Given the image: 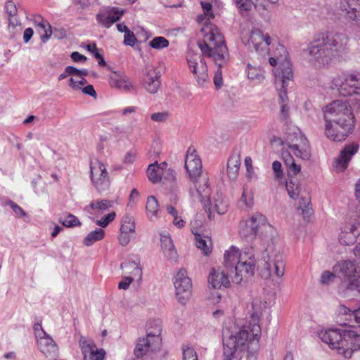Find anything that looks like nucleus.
<instances>
[{
  "label": "nucleus",
  "instance_id": "f257e3e1",
  "mask_svg": "<svg viewBox=\"0 0 360 360\" xmlns=\"http://www.w3.org/2000/svg\"><path fill=\"white\" fill-rule=\"evenodd\" d=\"M202 31L205 32L204 39L198 42L202 54L189 53L187 62L191 71L195 75L197 82L205 86L209 82L207 66L203 56L213 59L218 65L213 82L217 89L223 85L221 67L229 59V51L223 34L214 25H207Z\"/></svg>",
  "mask_w": 360,
  "mask_h": 360
},
{
  "label": "nucleus",
  "instance_id": "f03ea898",
  "mask_svg": "<svg viewBox=\"0 0 360 360\" xmlns=\"http://www.w3.org/2000/svg\"><path fill=\"white\" fill-rule=\"evenodd\" d=\"M348 37L342 33L321 32L303 50L308 60L321 68L331 61H339L348 53Z\"/></svg>",
  "mask_w": 360,
  "mask_h": 360
},
{
  "label": "nucleus",
  "instance_id": "7ed1b4c3",
  "mask_svg": "<svg viewBox=\"0 0 360 360\" xmlns=\"http://www.w3.org/2000/svg\"><path fill=\"white\" fill-rule=\"evenodd\" d=\"M325 134L333 141L345 140L354 127V115L347 101L336 100L324 110Z\"/></svg>",
  "mask_w": 360,
  "mask_h": 360
},
{
  "label": "nucleus",
  "instance_id": "20e7f679",
  "mask_svg": "<svg viewBox=\"0 0 360 360\" xmlns=\"http://www.w3.org/2000/svg\"><path fill=\"white\" fill-rule=\"evenodd\" d=\"M224 266L231 275L232 281L236 284L248 281L255 274L256 259L252 247H246L241 252L235 246L226 250L224 256Z\"/></svg>",
  "mask_w": 360,
  "mask_h": 360
},
{
  "label": "nucleus",
  "instance_id": "39448f33",
  "mask_svg": "<svg viewBox=\"0 0 360 360\" xmlns=\"http://www.w3.org/2000/svg\"><path fill=\"white\" fill-rule=\"evenodd\" d=\"M252 337L245 329L240 330L236 335H231L223 340L224 360H240L242 353L247 350L253 353L257 350L249 349L250 341Z\"/></svg>",
  "mask_w": 360,
  "mask_h": 360
},
{
  "label": "nucleus",
  "instance_id": "423d86ee",
  "mask_svg": "<svg viewBox=\"0 0 360 360\" xmlns=\"http://www.w3.org/2000/svg\"><path fill=\"white\" fill-rule=\"evenodd\" d=\"M274 228L266 221L265 216L260 213H256L249 219L242 221L239 225V234L241 238L248 241L255 238L257 233L266 236L272 235Z\"/></svg>",
  "mask_w": 360,
  "mask_h": 360
},
{
  "label": "nucleus",
  "instance_id": "0eeeda50",
  "mask_svg": "<svg viewBox=\"0 0 360 360\" xmlns=\"http://www.w3.org/2000/svg\"><path fill=\"white\" fill-rule=\"evenodd\" d=\"M333 88L338 89L342 96L360 94V72H343L331 81Z\"/></svg>",
  "mask_w": 360,
  "mask_h": 360
},
{
  "label": "nucleus",
  "instance_id": "6e6552de",
  "mask_svg": "<svg viewBox=\"0 0 360 360\" xmlns=\"http://www.w3.org/2000/svg\"><path fill=\"white\" fill-rule=\"evenodd\" d=\"M266 309V302H262L259 300H254L252 302V309L250 311V321L248 326V330L252 337L250 341L249 349L258 350L259 340L261 335V327L259 325L260 317L263 311Z\"/></svg>",
  "mask_w": 360,
  "mask_h": 360
},
{
  "label": "nucleus",
  "instance_id": "1a4fd4ad",
  "mask_svg": "<svg viewBox=\"0 0 360 360\" xmlns=\"http://www.w3.org/2000/svg\"><path fill=\"white\" fill-rule=\"evenodd\" d=\"M285 139L295 155L303 160L309 158L310 150L308 141L298 129H288L285 134Z\"/></svg>",
  "mask_w": 360,
  "mask_h": 360
},
{
  "label": "nucleus",
  "instance_id": "9d476101",
  "mask_svg": "<svg viewBox=\"0 0 360 360\" xmlns=\"http://www.w3.org/2000/svg\"><path fill=\"white\" fill-rule=\"evenodd\" d=\"M275 84L278 91L280 105H288L287 87L292 80L293 73L292 67L288 63L283 64V68L274 72Z\"/></svg>",
  "mask_w": 360,
  "mask_h": 360
},
{
  "label": "nucleus",
  "instance_id": "9b49d317",
  "mask_svg": "<svg viewBox=\"0 0 360 360\" xmlns=\"http://www.w3.org/2000/svg\"><path fill=\"white\" fill-rule=\"evenodd\" d=\"M174 285L176 289V296L178 301L184 304L189 299L192 283L191 278L187 275L186 269H181L173 278Z\"/></svg>",
  "mask_w": 360,
  "mask_h": 360
},
{
  "label": "nucleus",
  "instance_id": "f8f14e48",
  "mask_svg": "<svg viewBox=\"0 0 360 360\" xmlns=\"http://www.w3.org/2000/svg\"><path fill=\"white\" fill-rule=\"evenodd\" d=\"M161 345L160 330L158 329L154 333H148L146 338L137 340L134 354L136 358L146 355L149 350L155 351Z\"/></svg>",
  "mask_w": 360,
  "mask_h": 360
},
{
  "label": "nucleus",
  "instance_id": "ddd939ff",
  "mask_svg": "<svg viewBox=\"0 0 360 360\" xmlns=\"http://www.w3.org/2000/svg\"><path fill=\"white\" fill-rule=\"evenodd\" d=\"M91 179L97 191L100 193L107 191L110 181L105 166L98 160L91 162Z\"/></svg>",
  "mask_w": 360,
  "mask_h": 360
},
{
  "label": "nucleus",
  "instance_id": "4468645a",
  "mask_svg": "<svg viewBox=\"0 0 360 360\" xmlns=\"http://www.w3.org/2000/svg\"><path fill=\"white\" fill-rule=\"evenodd\" d=\"M194 183L195 188L190 189V195L193 200H200L203 205L206 211L210 212V188L207 177H202L200 182L196 179L192 180Z\"/></svg>",
  "mask_w": 360,
  "mask_h": 360
},
{
  "label": "nucleus",
  "instance_id": "2eb2a0df",
  "mask_svg": "<svg viewBox=\"0 0 360 360\" xmlns=\"http://www.w3.org/2000/svg\"><path fill=\"white\" fill-rule=\"evenodd\" d=\"M185 168L191 179L195 180L202 172V163L200 157L197 155L196 150L190 146L185 158Z\"/></svg>",
  "mask_w": 360,
  "mask_h": 360
},
{
  "label": "nucleus",
  "instance_id": "dca6fc26",
  "mask_svg": "<svg viewBox=\"0 0 360 360\" xmlns=\"http://www.w3.org/2000/svg\"><path fill=\"white\" fill-rule=\"evenodd\" d=\"M271 42V39L268 34H264L260 30H254L252 31L249 45L252 44L255 51L261 55L268 52L269 46Z\"/></svg>",
  "mask_w": 360,
  "mask_h": 360
},
{
  "label": "nucleus",
  "instance_id": "f3484780",
  "mask_svg": "<svg viewBox=\"0 0 360 360\" xmlns=\"http://www.w3.org/2000/svg\"><path fill=\"white\" fill-rule=\"evenodd\" d=\"M125 10L120 7H110L108 10L96 14V20L104 27L109 28L115 22L120 20Z\"/></svg>",
  "mask_w": 360,
  "mask_h": 360
},
{
  "label": "nucleus",
  "instance_id": "a211bd4d",
  "mask_svg": "<svg viewBox=\"0 0 360 360\" xmlns=\"http://www.w3.org/2000/svg\"><path fill=\"white\" fill-rule=\"evenodd\" d=\"M358 149L359 145L356 143L345 146L333 161V166L334 169L338 172H343L347 167L349 162L358 151Z\"/></svg>",
  "mask_w": 360,
  "mask_h": 360
},
{
  "label": "nucleus",
  "instance_id": "6ab92c4d",
  "mask_svg": "<svg viewBox=\"0 0 360 360\" xmlns=\"http://www.w3.org/2000/svg\"><path fill=\"white\" fill-rule=\"evenodd\" d=\"M340 9L347 20L360 26V0H342Z\"/></svg>",
  "mask_w": 360,
  "mask_h": 360
},
{
  "label": "nucleus",
  "instance_id": "aec40b11",
  "mask_svg": "<svg viewBox=\"0 0 360 360\" xmlns=\"http://www.w3.org/2000/svg\"><path fill=\"white\" fill-rule=\"evenodd\" d=\"M335 274L341 278L348 280L349 286L351 287V281L353 280L354 275L357 274L356 264L350 260H344L338 262L333 266Z\"/></svg>",
  "mask_w": 360,
  "mask_h": 360
},
{
  "label": "nucleus",
  "instance_id": "412c9836",
  "mask_svg": "<svg viewBox=\"0 0 360 360\" xmlns=\"http://www.w3.org/2000/svg\"><path fill=\"white\" fill-rule=\"evenodd\" d=\"M43 336L38 340L40 351L47 357L56 359L58 354V347L52 338L42 330Z\"/></svg>",
  "mask_w": 360,
  "mask_h": 360
},
{
  "label": "nucleus",
  "instance_id": "4be33fe9",
  "mask_svg": "<svg viewBox=\"0 0 360 360\" xmlns=\"http://www.w3.org/2000/svg\"><path fill=\"white\" fill-rule=\"evenodd\" d=\"M143 75V84L146 90L152 94L157 93L161 85L160 71L157 69H151Z\"/></svg>",
  "mask_w": 360,
  "mask_h": 360
},
{
  "label": "nucleus",
  "instance_id": "5701e85b",
  "mask_svg": "<svg viewBox=\"0 0 360 360\" xmlns=\"http://www.w3.org/2000/svg\"><path fill=\"white\" fill-rule=\"evenodd\" d=\"M234 276L231 272L225 273L224 271L212 269L208 277V282L213 288H220L221 287H228L230 283L229 277Z\"/></svg>",
  "mask_w": 360,
  "mask_h": 360
},
{
  "label": "nucleus",
  "instance_id": "b1692460",
  "mask_svg": "<svg viewBox=\"0 0 360 360\" xmlns=\"http://www.w3.org/2000/svg\"><path fill=\"white\" fill-rule=\"evenodd\" d=\"M360 235V231L355 224H346L341 228V232L339 235L340 243L345 245L354 244L357 237Z\"/></svg>",
  "mask_w": 360,
  "mask_h": 360
},
{
  "label": "nucleus",
  "instance_id": "393cba45",
  "mask_svg": "<svg viewBox=\"0 0 360 360\" xmlns=\"http://www.w3.org/2000/svg\"><path fill=\"white\" fill-rule=\"evenodd\" d=\"M266 267L269 271L268 276L272 274L281 278L285 273V262L281 255H276L274 258L269 262H266Z\"/></svg>",
  "mask_w": 360,
  "mask_h": 360
},
{
  "label": "nucleus",
  "instance_id": "a878e982",
  "mask_svg": "<svg viewBox=\"0 0 360 360\" xmlns=\"http://www.w3.org/2000/svg\"><path fill=\"white\" fill-rule=\"evenodd\" d=\"M109 84L111 87L125 91H129L131 89H134L126 77L119 75L116 72H114L110 75Z\"/></svg>",
  "mask_w": 360,
  "mask_h": 360
},
{
  "label": "nucleus",
  "instance_id": "bb28decb",
  "mask_svg": "<svg viewBox=\"0 0 360 360\" xmlns=\"http://www.w3.org/2000/svg\"><path fill=\"white\" fill-rule=\"evenodd\" d=\"M161 248L164 255L169 259H174L177 257V252L172 238L167 235H161Z\"/></svg>",
  "mask_w": 360,
  "mask_h": 360
},
{
  "label": "nucleus",
  "instance_id": "cd10ccee",
  "mask_svg": "<svg viewBox=\"0 0 360 360\" xmlns=\"http://www.w3.org/2000/svg\"><path fill=\"white\" fill-rule=\"evenodd\" d=\"M240 166V158L238 154L231 155L227 162V174L230 179L235 180Z\"/></svg>",
  "mask_w": 360,
  "mask_h": 360
},
{
  "label": "nucleus",
  "instance_id": "c85d7f7f",
  "mask_svg": "<svg viewBox=\"0 0 360 360\" xmlns=\"http://www.w3.org/2000/svg\"><path fill=\"white\" fill-rule=\"evenodd\" d=\"M121 269H123L126 274H131L134 277H137L139 281L141 280L142 269L140 266L139 262L136 261H126L121 264Z\"/></svg>",
  "mask_w": 360,
  "mask_h": 360
},
{
  "label": "nucleus",
  "instance_id": "c756f323",
  "mask_svg": "<svg viewBox=\"0 0 360 360\" xmlns=\"http://www.w3.org/2000/svg\"><path fill=\"white\" fill-rule=\"evenodd\" d=\"M282 158L285 165L288 169V172L290 173V175H291V174H292L293 175H296L300 172V165H297L295 162V160L290 152L283 151Z\"/></svg>",
  "mask_w": 360,
  "mask_h": 360
},
{
  "label": "nucleus",
  "instance_id": "7c9ffc66",
  "mask_svg": "<svg viewBox=\"0 0 360 360\" xmlns=\"http://www.w3.org/2000/svg\"><path fill=\"white\" fill-rule=\"evenodd\" d=\"M105 231L101 228H98L94 231H91L84 238L83 243L86 246H91L94 243L102 240L104 238Z\"/></svg>",
  "mask_w": 360,
  "mask_h": 360
},
{
  "label": "nucleus",
  "instance_id": "2f4dec72",
  "mask_svg": "<svg viewBox=\"0 0 360 360\" xmlns=\"http://www.w3.org/2000/svg\"><path fill=\"white\" fill-rule=\"evenodd\" d=\"M148 177L153 184L158 183L161 181L162 176V167L157 166V162L150 164L147 169Z\"/></svg>",
  "mask_w": 360,
  "mask_h": 360
},
{
  "label": "nucleus",
  "instance_id": "473e14b6",
  "mask_svg": "<svg viewBox=\"0 0 360 360\" xmlns=\"http://www.w3.org/2000/svg\"><path fill=\"white\" fill-rule=\"evenodd\" d=\"M228 201L222 193H217V197L214 198V208L219 214H224L228 210Z\"/></svg>",
  "mask_w": 360,
  "mask_h": 360
},
{
  "label": "nucleus",
  "instance_id": "72a5a7b5",
  "mask_svg": "<svg viewBox=\"0 0 360 360\" xmlns=\"http://www.w3.org/2000/svg\"><path fill=\"white\" fill-rule=\"evenodd\" d=\"M286 190L292 199H297L300 193V184L297 179H290L286 182Z\"/></svg>",
  "mask_w": 360,
  "mask_h": 360
},
{
  "label": "nucleus",
  "instance_id": "f704fd0d",
  "mask_svg": "<svg viewBox=\"0 0 360 360\" xmlns=\"http://www.w3.org/2000/svg\"><path fill=\"white\" fill-rule=\"evenodd\" d=\"M146 209L148 216L149 214H150L152 217L157 216L159 211V203L155 196L150 195L148 197L146 204Z\"/></svg>",
  "mask_w": 360,
  "mask_h": 360
},
{
  "label": "nucleus",
  "instance_id": "c9c22d12",
  "mask_svg": "<svg viewBox=\"0 0 360 360\" xmlns=\"http://www.w3.org/2000/svg\"><path fill=\"white\" fill-rule=\"evenodd\" d=\"M136 225L134 217L129 214H125L122 219L120 231L134 233Z\"/></svg>",
  "mask_w": 360,
  "mask_h": 360
},
{
  "label": "nucleus",
  "instance_id": "e433bc0d",
  "mask_svg": "<svg viewBox=\"0 0 360 360\" xmlns=\"http://www.w3.org/2000/svg\"><path fill=\"white\" fill-rule=\"evenodd\" d=\"M59 221L66 227L79 226L82 224L78 218L72 214H68L63 217H61Z\"/></svg>",
  "mask_w": 360,
  "mask_h": 360
},
{
  "label": "nucleus",
  "instance_id": "4c0bfd02",
  "mask_svg": "<svg viewBox=\"0 0 360 360\" xmlns=\"http://www.w3.org/2000/svg\"><path fill=\"white\" fill-rule=\"evenodd\" d=\"M195 240L196 247L201 250L204 255H208L211 252V246L207 244V241L202 237L201 235L195 234Z\"/></svg>",
  "mask_w": 360,
  "mask_h": 360
},
{
  "label": "nucleus",
  "instance_id": "58836bf2",
  "mask_svg": "<svg viewBox=\"0 0 360 360\" xmlns=\"http://www.w3.org/2000/svg\"><path fill=\"white\" fill-rule=\"evenodd\" d=\"M149 46L155 49H162L169 46V41L164 37H156L149 42Z\"/></svg>",
  "mask_w": 360,
  "mask_h": 360
},
{
  "label": "nucleus",
  "instance_id": "ea45409f",
  "mask_svg": "<svg viewBox=\"0 0 360 360\" xmlns=\"http://www.w3.org/2000/svg\"><path fill=\"white\" fill-rule=\"evenodd\" d=\"M79 346L82 350L84 356V359H86L88 356V352L91 351V349L95 346L93 341L91 340H86L84 336H82L79 340Z\"/></svg>",
  "mask_w": 360,
  "mask_h": 360
},
{
  "label": "nucleus",
  "instance_id": "a19ab883",
  "mask_svg": "<svg viewBox=\"0 0 360 360\" xmlns=\"http://www.w3.org/2000/svg\"><path fill=\"white\" fill-rule=\"evenodd\" d=\"M287 54H288V52H287L285 46L278 44L274 51V56H276V57L278 58V59L280 62H283V63H282L283 67V64L285 63H288L291 65L290 61L287 60Z\"/></svg>",
  "mask_w": 360,
  "mask_h": 360
},
{
  "label": "nucleus",
  "instance_id": "79ce46f5",
  "mask_svg": "<svg viewBox=\"0 0 360 360\" xmlns=\"http://www.w3.org/2000/svg\"><path fill=\"white\" fill-rule=\"evenodd\" d=\"M89 207L93 210H106L111 207V202L108 200L93 201Z\"/></svg>",
  "mask_w": 360,
  "mask_h": 360
},
{
  "label": "nucleus",
  "instance_id": "37998d69",
  "mask_svg": "<svg viewBox=\"0 0 360 360\" xmlns=\"http://www.w3.org/2000/svg\"><path fill=\"white\" fill-rule=\"evenodd\" d=\"M34 25L41 34L44 33V30L49 27V25H51L46 20L44 19L40 15L35 17Z\"/></svg>",
  "mask_w": 360,
  "mask_h": 360
},
{
  "label": "nucleus",
  "instance_id": "c03bdc74",
  "mask_svg": "<svg viewBox=\"0 0 360 360\" xmlns=\"http://www.w3.org/2000/svg\"><path fill=\"white\" fill-rule=\"evenodd\" d=\"M105 352L103 349L98 350L96 345L88 352L90 360H103Z\"/></svg>",
  "mask_w": 360,
  "mask_h": 360
},
{
  "label": "nucleus",
  "instance_id": "a18cd8bd",
  "mask_svg": "<svg viewBox=\"0 0 360 360\" xmlns=\"http://www.w3.org/2000/svg\"><path fill=\"white\" fill-rule=\"evenodd\" d=\"M72 5L75 7L77 13H81L90 6L91 2L90 0H72Z\"/></svg>",
  "mask_w": 360,
  "mask_h": 360
},
{
  "label": "nucleus",
  "instance_id": "49530a36",
  "mask_svg": "<svg viewBox=\"0 0 360 360\" xmlns=\"http://www.w3.org/2000/svg\"><path fill=\"white\" fill-rule=\"evenodd\" d=\"M115 212H112L106 214L104 217L101 218V219L97 220L96 221V224L102 228H105L108 226V224L115 219Z\"/></svg>",
  "mask_w": 360,
  "mask_h": 360
},
{
  "label": "nucleus",
  "instance_id": "de8ad7c7",
  "mask_svg": "<svg viewBox=\"0 0 360 360\" xmlns=\"http://www.w3.org/2000/svg\"><path fill=\"white\" fill-rule=\"evenodd\" d=\"M137 41V39L134 33L130 30L124 33V44L127 46H134V44Z\"/></svg>",
  "mask_w": 360,
  "mask_h": 360
},
{
  "label": "nucleus",
  "instance_id": "09e8293b",
  "mask_svg": "<svg viewBox=\"0 0 360 360\" xmlns=\"http://www.w3.org/2000/svg\"><path fill=\"white\" fill-rule=\"evenodd\" d=\"M5 11L8 16L16 15L18 13V8L16 5L12 1H8L5 4Z\"/></svg>",
  "mask_w": 360,
  "mask_h": 360
},
{
  "label": "nucleus",
  "instance_id": "8fccbe9b",
  "mask_svg": "<svg viewBox=\"0 0 360 360\" xmlns=\"http://www.w3.org/2000/svg\"><path fill=\"white\" fill-rule=\"evenodd\" d=\"M248 77L250 79L255 80L258 79L260 80L263 78V75L258 72V70L251 66L250 64L248 65Z\"/></svg>",
  "mask_w": 360,
  "mask_h": 360
},
{
  "label": "nucleus",
  "instance_id": "3c124183",
  "mask_svg": "<svg viewBox=\"0 0 360 360\" xmlns=\"http://www.w3.org/2000/svg\"><path fill=\"white\" fill-rule=\"evenodd\" d=\"M272 169L275 174V179L280 180L283 177L281 163L279 161H274L272 163Z\"/></svg>",
  "mask_w": 360,
  "mask_h": 360
},
{
  "label": "nucleus",
  "instance_id": "603ef678",
  "mask_svg": "<svg viewBox=\"0 0 360 360\" xmlns=\"http://www.w3.org/2000/svg\"><path fill=\"white\" fill-rule=\"evenodd\" d=\"M131 234H133V233H130V232H127V231H120V235L118 237L120 244L122 246H127L131 240Z\"/></svg>",
  "mask_w": 360,
  "mask_h": 360
},
{
  "label": "nucleus",
  "instance_id": "864d4df0",
  "mask_svg": "<svg viewBox=\"0 0 360 360\" xmlns=\"http://www.w3.org/2000/svg\"><path fill=\"white\" fill-rule=\"evenodd\" d=\"M6 205H9L13 210V212L16 214L17 217H25L27 214L16 203H15L12 200H8L6 202Z\"/></svg>",
  "mask_w": 360,
  "mask_h": 360
},
{
  "label": "nucleus",
  "instance_id": "5fc2aeb1",
  "mask_svg": "<svg viewBox=\"0 0 360 360\" xmlns=\"http://www.w3.org/2000/svg\"><path fill=\"white\" fill-rule=\"evenodd\" d=\"M237 8L240 10V11H248L251 10L252 5L253 2L252 0H245L246 3L240 4V2L241 0H233Z\"/></svg>",
  "mask_w": 360,
  "mask_h": 360
},
{
  "label": "nucleus",
  "instance_id": "6e6d98bb",
  "mask_svg": "<svg viewBox=\"0 0 360 360\" xmlns=\"http://www.w3.org/2000/svg\"><path fill=\"white\" fill-rule=\"evenodd\" d=\"M201 6L204 12V15L209 19L214 18V15L212 11V5L210 2H201Z\"/></svg>",
  "mask_w": 360,
  "mask_h": 360
},
{
  "label": "nucleus",
  "instance_id": "4d7b16f0",
  "mask_svg": "<svg viewBox=\"0 0 360 360\" xmlns=\"http://www.w3.org/2000/svg\"><path fill=\"white\" fill-rule=\"evenodd\" d=\"M169 114L167 112H155L151 115V120L157 122H163L168 118Z\"/></svg>",
  "mask_w": 360,
  "mask_h": 360
},
{
  "label": "nucleus",
  "instance_id": "13d9d810",
  "mask_svg": "<svg viewBox=\"0 0 360 360\" xmlns=\"http://www.w3.org/2000/svg\"><path fill=\"white\" fill-rule=\"evenodd\" d=\"M134 279L132 276H124L118 283L119 289L127 290Z\"/></svg>",
  "mask_w": 360,
  "mask_h": 360
},
{
  "label": "nucleus",
  "instance_id": "bf43d9fd",
  "mask_svg": "<svg viewBox=\"0 0 360 360\" xmlns=\"http://www.w3.org/2000/svg\"><path fill=\"white\" fill-rule=\"evenodd\" d=\"M184 360H198L196 352L192 348H187L183 352Z\"/></svg>",
  "mask_w": 360,
  "mask_h": 360
},
{
  "label": "nucleus",
  "instance_id": "052dcab7",
  "mask_svg": "<svg viewBox=\"0 0 360 360\" xmlns=\"http://www.w3.org/2000/svg\"><path fill=\"white\" fill-rule=\"evenodd\" d=\"M335 273L330 271H324L321 277V282L322 284H328L335 277Z\"/></svg>",
  "mask_w": 360,
  "mask_h": 360
},
{
  "label": "nucleus",
  "instance_id": "680f3d73",
  "mask_svg": "<svg viewBox=\"0 0 360 360\" xmlns=\"http://www.w3.org/2000/svg\"><path fill=\"white\" fill-rule=\"evenodd\" d=\"M53 34L55 38L60 39L66 37L67 32L63 27H54L53 30Z\"/></svg>",
  "mask_w": 360,
  "mask_h": 360
},
{
  "label": "nucleus",
  "instance_id": "e2e57ef3",
  "mask_svg": "<svg viewBox=\"0 0 360 360\" xmlns=\"http://www.w3.org/2000/svg\"><path fill=\"white\" fill-rule=\"evenodd\" d=\"M289 117V108L288 105H281L280 120L286 121Z\"/></svg>",
  "mask_w": 360,
  "mask_h": 360
},
{
  "label": "nucleus",
  "instance_id": "0e129e2a",
  "mask_svg": "<svg viewBox=\"0 0 360 360\" xmlns=\"http://www.w3.org/2000/svg\"><path fill=\"white\" fill-rule=\"evenodd\" d=\"M349 288H356L358 291H360V271H357V274L354 275L353 280L351 281V287Z\"/></svg>",
  "mask_w": 360,
  "mask_h": 360
},
{
  "label": "nucleus",
  "instance_id": "69168bd1",
  "mask_svg": "<svg viewBox=\"0 0 360 360\" xmlns=\"http://www.w3.org/2000/svg\"><path fill=\"white\" fill-rule=\"evenodd\" d=\"M8 27L12 28H15L17 26H20L21 25L20 20L18 18V14L14 16H8Z\"/></svg>",
  "mask_w": 360,
  "mask_h": 360
},
{
  "label": "nucleus",
  "instance_id": "338daca9",
  "mask_svg": "<svg viewBox=\"0 0 360 360\" xmlns=\"http://www.w3.org/2000/svg\"><path fill=\"white\" fill-rule=\"evenodd\" d=\"M139 196V191L136 188H133L129 195L128 206L136 204V200L138 199Z\"/></svg>",
  "mask_w": 360,
  "mask_h": 360
},
{
  "label": "nucleus",
  "instance_id": "774afa93",
  "mask_svg": "<svg viewBox=\"0 0 360 360\" xmlns=\"http://www.w3.org/2000/svg\"><path fill=\"white\" fill-rule=\"evenodd\" d=\"M52 34H53V30L51 28V26L49 25V27L46 30H44V33L41 34V40L43 42H46L50 39V37Z\"/></svg>",
  "mask_w": 360,
  "mask_h": 360
}]
</instances>
